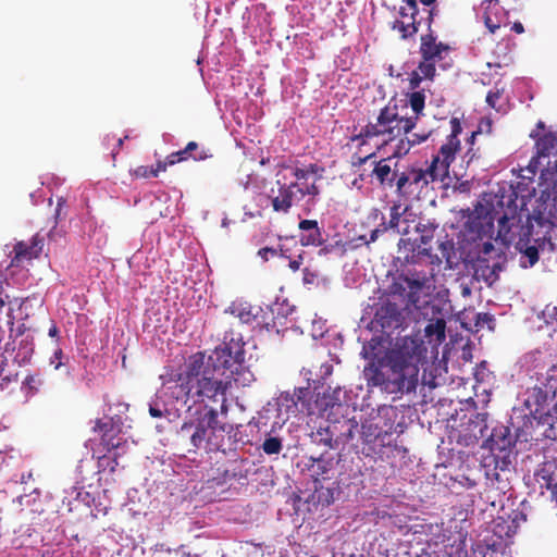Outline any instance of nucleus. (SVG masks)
Instances as JSON below:
<instances>
[{
    "label": "nucleus",
    "mask_w": 557,
    "mask_h": 557,
    "mask_svg": "<svg viewBox=\"0 0 557 557\" xmlns=\"http://www.w3.org/2000/svg\"><path fill=\"white\" fill-rule=\"evenodd\" d=\"M245 343L242 337L225 334L222 343L206 356L197 352L189 357L184 372L169 386L171 396L187 407L203 401H221L225 407L231 376L239 373L245 362Z\"/></svg>",
    "instance_id": "1"
},
{
    "label": "nucleus",
    "mask_w": 557,
    "mask_h": 557,
    "mask_svg": "<svg viewBox=\"0 0 557 557\" xmlns=\"http://www.w3.org/2000/svg\"><path fill=\"white\" fill-rule=\"evenodd\" d=\"M421 352L422 343L418 339L410 336L397 338L383 356L375 357L364 367L367 385L394 395L414 392L419 382Z\"/></svg>",
    "instance_id": "2"
},
{
    "label": "nucleus",
    "mask_w": 557,
    "mask_h": 557,
    "mask_svg": "<svg viewBox=\"0 0 557 557\" xmlns=\"http://www.w3.org/2000/svg\"><path fill=\"white\" fill-rule=\"evenodd\" d=\"M450 134L430 162H413L399 170L395 194L401 199L419 196L431 183L444 182L449 177L450 165L461 149L459 135L462 125L457 117L449 122Z\"/></svg>",
    "instance_id": "3"
},
{
    "label": "nucleus",
    "mask_w": 557,
    "mask_h": 557,
    "mask_svg": "<svg viewBox=\"0 0 557 557\" xmlns=\"http://www.w3.org/2000/svg\"><path fill=\"white\" fill-rule=\"evenodd\" d=\"M186 407L187 416L177 431L178 440L188 446V451H196L203 448L206 450H219L221 444L216 441L215 431L219 426L218 411L209 407L211 401L194 404Z\"/></svg>",
    "instance_id": "4"
},
{
    "label": "nucleus",
    "mask_w": 557,
    "mask_h": 557,
    "mask_svg": "<svg viewBox=\"0 0 557 557\" xmlns=\"http://www.w3.org/2000/svg\"><path fill=\"white\" fill-rule=\"evenodd\" d=\"M417 125V116H401L397 107L386 106L381 109L375 123H368L359 134L351 136V141L364 145L367 139L386 136L387 140H394L403 134H409Z\"/></svg>",
    "instance_id": "5"
},
{
    "label": "nucleus",
    "mask_w": 557,
    "mask_h": 557,
    "mask_svg": "<svg viewBox=\"0 0 557 557\" xmlns=\"http://www.w3.org/2000/svg\"><path fill=\"white\" fill-rule=\"evenodd\" d=\"M536 156L533 157L528 171L535 174L541 171V177L547 182L557 175V134L543 135L535 144Z\"/></svg>",
    "instance_id": "6"
},
{
    "label": "nucleus",
    "mask_w": 557,
    "mask_h": 557,
    "mask_svg": "<svg viewBox=\"0 0 557 557\" xmlns=\"http://www.w3.org/2000/svg\"><path fill=\"white\" fill-rule=\"evenodd\" d=\"M277 195L271 198V203L273 210L278 213H288L293 205L304 197L310 196L314 198L320 194V189L314 182L305 184L296 181L290 184H281L280 181H277Z\"/></svg>",
    "instance_id": "7"
},
{
    "label": "nucleus",
    "mask_w": 557,
    "mask_h": 557,
    "mask_svg": "<svg viewBox=\"0 0 557 557\" xmlns=\"http://www.w3.org/2000/svg\"><path fill=\"white\" fill-rule=\"evenodd\" d=\"M466 231L470 240L486 238L485 242L478 245L479 253L488 256L494 250V245L491 242L494 235V218L488 211L470 216L466 223Z\"/></svg>",
    "instance_id": "8"
},
{
    "label": "nucleus",
    "mask_w": 557,
    "mask_h": 557,
    "mask_svg": "<svg viewBox=\"0 0 557 557\" xmlns=\"http://www.w3.org/2000/svg\"><path fill=\"white\" fill-rule=\"evenodd\" d=\"M429 281L425 274H417L416 277L401 274L394 278L388 290L391 295L398 296L406 301L407 306L411 305L417 307L420 300V292L428 285Z\"/></svg>",
    "instance_id": "9"
},
{
    "label": "nucleus",
    "mask_w": 557,
    "mask_h": 557,
    "mask_svg": "<svg viewBox=\"0 0 557 557\" xmlns=\"http://www.w3.org/2000/svg\"><path fill=\"white\" fill-rule=\"evenodd\" d=\"M545 183L547 187L536 200L534 215L537 220L554 223L557 221V175Z\"/></svg>",
    "instance_id": "10"
},
{
    "label": "nucleus",
    "mask_w": 557,
    "mask_h": 557,
    "mask_svg": "<svg viewBox=\"0 0 557 557\" xmlns=\"http://www.w3.org/2000/svg\"><path fill=\"white\" fill-rule=\"evenodd\" d=\"M400 20H396L393 29L400 33L403 39H407L416 35L419 30L421 21L417 18L419 8L417 0H404V4L399 9Z\"/></svg>",
    "instance_id": "11"
},
{
    "label": "nucleus",
    "mask_w": 557,
    "mask_h": 557,
    "mask_svg": "<svg viewBox=\"0 0 557 557\" xmlns=\"http://www.w3.org/2000/svg\"><path fill=\"white\" fill-rule=\"evenodd\" d=\"M487 412H478L471 418L465 429V432L459 436L458 443L465 444L466 446L478 444V442L487 437L486 441L494 443V434L487 435ZM493 448V444H491Z\"/></svg>",
    "instance_id": "12"
},
{
    "label": "nucleus",
    "mask_w": 557,
    "mask_h": 557,
    "mask_svg": "<svg viewBox=\"0 0 557 557\" xmlns=\"http://www.w3.org/2000/svg\"><path fill=\"white\" fill-rule=\"evenodd\" d=\"M425 12L428 14L426 22H428V28L430 32L425 35H422L420 38V40H421L420 54L423 60L437 62L443 59V53L447 52L449 50V47L441 41L437 42L436 37L434 36L433 32L431 30V25H432L433 16H434V10L430 9V10H425Z\"/></svg>",
    "instance_id": "13"
},
{
    "label": "nucleus",
    "mask_w": 557,
    "mask_h": 557,
    "mask_svg": "<svg viewBox=\"0 0 557 557\" xmlns=\"http://www.w3.org/2000/svg\"><path fill=\"white\" fill-rule=\"evenodd\" d=\"M399 170L398 162L393 157L382 158L373 160L371 176L381 187L392 189L396 187Z\"/></svg>",
    "instance_id": "14"
},
{
    "label": "nucleus",
    "mask_w": 557,
    "mask_h": 557,
    "mask_svg": "<svg viewBox=\"0 0 557 557\" xmlns=\"http://www.w3.org/2000/svg\"><path fill=\"white\" fill-rule=\"evenodd\" d=\"M307 463L308 470L311 472L315 481L318 480H331L334 478L335 468L338 463V459L335 458L327 450L319 455H311L308 458Z\"/></svg>",
    "instance_id": "15"
},
{
    "label": "nucleus",
    "mask_w": 557,
    "mask_h": 557,
    "mask_svg": "<svg viewBox=\"0 0 557 557\" xmlns=\"http://www.w3.org/2000/svg\"><path fill=\"white\" fill-rule=\"evenodd\" d=\"M483 21L490 33L495 34L502 26H507L508 10H506L499 0H484L482 2Z\"/></svg>",
    "instance_id": "16"
},
{
    "label": "nucleus",
    "mask_w": 557,
    "mask_h": 557,
    "mask_svg": "<svg viewBox=\"0 0 557 557\" xmlns=\"http://www.w3.org/2000/svg\"><path fill=\"white\" fill-rule=\"evenodd\" d=\"M374 319L385 332H389L399 329L405 317L396 304L387 301L377 308Z\"/></svg>",
    "instance_id": "17"
},
{
    "label": "nucleus",
    "mask_w": 557,
    "mask_h": 557,
    "mask_svg": "<svg viewBox=\"0 0 557 557\" xmlns=\"http://www.w3.org/2000/svg\"><path fill=\"white\" fill-rule=\"evenodd\" d=\"M44 248V237L36 234L29 243L17 242L13 247L14 256L11 259V265L20 267L24 261H30L40 256Z\"/></svg>",
    "instance_id": "18"
},
{
    "label": "nucleus",
    "mask_w": 557,
    "mask_h": 557,
    "mask_svg": "<svg viewBox=\"0 0 557 557\" xmlns=\"http://www.w3.org/2000/svg\"><path fill=\"white\" fill-rule=\"evenodd\" d=\"M509 213L505 212L498 218V230L496 238H499L504 244L509 245L516 239L513 228L520 227L521 215L517 214V207L509 209Z\"/></svg>",
    "instance_id": "19"
},
{
    "label": "nucleus",
    "mask_w": 557,
    "mask_h": 557,
    "mask_svg": "<svg viewBox=\"0 0 557 557\" xmlns=\"http://www.w3.org/2000/svg\"><path fill=\"white\" fill-rule=\"evenodd\" d=\"M94 432L100 433L101 444L108 449H116L120 447L121 442L120 438L116 440V436L121 432L120 428L116 426L113 422L112 418L103 421L101 419H97L95 421V425L92 428Z\"/></svg>",
    "instance_id": "20"
},
{
    "label": "nucleus",
    "mask_w": 557,
    "mask_h": 557,
    "mask_svg": "<svg viewBox=\"0 0 557 557\" xmlns=\"http://www.w3.org/2000/svg\"><path fill=\"white\" fill-rule=\"evenodd\" d=\"M299 242L302 246L319 247L325 243L323 233L317 220H301L298 224Z\"/></svg>",
    "instance_id": "21"
},
{
    "label": "nucleus",
    "mask_w": 557,
    "mask_h": 557,
    "mask_svg": "<svg viewBox=\"0 0 557 557\" xmlns=\"http://www.w3.org/2000/svg\"><path fill=\"white\" fill-rule=\"evenodd\" d=\"M225 312L237 318L242 323L250 324L262 312V308L260 306H253L247 301L236 300L227 307Z\"/></svg>",
    "instance_id": "22"
},
{
    "label": "nucleus",
    "mask_w": 557,
    "mask_h": 557,
    "mask_svg": "<svg viewBox=\"0 0 557 557\" xmlns=\"http://www.w3.org/2000/svg\"><path fill=\"white\" fill-rule=\"evenodd\" d=\"M338 425L336 423L329 424L326 428H319L317 431L311 433V442L317 446H323L326 449H333L337 447L336 432Z\"/></svg>",
    "instance_id": "23"
},
{
    "label": "nucleus",
    "mask_w": 557,
    "mask_h": 557,
    "mask_svg": "<svg viewBox=\"0 0 557 557\" xmlns=\"http://www.w3.org/2000/svg\"><path fill=\"white\" fill-rule=\"evenodd\" d=\"M400 210V203H394L389 208V221H385V226L387 231L394 230L397 234L408 235L410 233V226L407 219L401 220L403 212Z\"/></svg>",
    "instance_id": "24"
},
{
    "label": "nucleus",
    "mask_w": 557,
    "mask_h": 557,
    "mask_svg": "<svg viewBox=\"0 0 557 557\" xmlns=\"http://www.w3.org/2000/svg\"><path fill=\"white\" fill-rule=\"evenodd\" d=\"M419 251L418 256H426L431 259V264L440 265L442 263V260L445 259L448 263H450L451 255L454 253V243L453 240H445L440 243L438 248L441 250V257L438 256H432L430 253V249L426 247H420L418 246Z\"/></svg>",
    "instance_id": "25"
},
{
    "label": "nucleus",
    "mask_w": 557,
    "mask_h": 557,
    "mask_svg": "<svg viewBox=\"0 0 557 557\" xmlns=\"http://www.w3.org/2000/svg\"><path fill=\"white\" fill-rule=\"evenodd\" d=\"M336 424L338 425L335 435L337 446L349 443L355 437L356 432H358V422L355 419H344L336 422Z\"/></svg>",
    "instance_id": "26"
},
{
    "label": "nucleus",
    "mask_w": 557,
    "mask_h": 557,
    "mask_svg": "<svg viewBox=\"0 0 557 557\" xmlns=\"http://www.w3.org/2000/svg\"><path fill=\"white\" fill-rule=\"evenodd\" d=\"M312 397V393L309 387H299L295 388L292 396L288 394L282 395L281 400L292 401L293 407L297 409L298 404L301 405V410H307L309 413H311V408L309 405V400Z\"/></svg>",
    "instance_id": "27"
},
{
    "label": "nucleus",
    "mask_w": 557,
    "mask_h": 557,
    "mask_svg": "<svg viewBox=\"0 0 557 557\" xmlns=\"http://www.w3.org/2000/svg\"><path fill=\"white\" fill-rule=\"evenodd\" d=\"M34 352V338L28 334L18 342V351L14 357V362L18 366L26 364L30 361Z\"/></svg>",
    "instance_id": "28"
},
{
    "label": "nucleus",
    "mask_w": 557,
    "mask_h": 557,
    "mask_svg": "<svg viewBox=\"0 0 557 557\" xmlns=\"http://www.w3.org/2000/svg\"><path fill=\"white\" fill-rule=\"evenodd\" d=\"M445 329H446L445 320L436 319L435 321L430 322L425 326L424 333H425V336L430 341H432L434 338L436 342L442 343L446 337Z\"/></svg>",
    "instance_id": "29"
},
{
    "label": "nucleus",
    "mask_w": 557,
    "mask_h": 557,
    "mask_svg": "<svg viewBox=\"0 0 557 557\" xmlns=\"http://www.w3.org/2000/svg\"><path fill=\"white\" fill-rule=\"evenodd\" d=\"M436 227L437 226L434 223H431L430 221H419L414 224V231L420 235V247L422 245L426 246L433 239Z\"/></svg>",
    "instance_id": "30"
},
{
    "label": "nucleus",
    "mask_w": 557,
    "mask_h": 557,
    "mask_svg": "<svg viewBox=\"0 0 557 557\" xmlns=\"http://www.w3.org/2000/svg\"><path fill=\"white\" fill-rule=\"evenodd\" d=\"M382 436L381 431L376 425L373 424H362L361 426V438L362 443L366 445H370L374 443Z\"/></svg>",
    "instance_id": "31"
},
{
    "label": "nucleus",
    "mask_w": 557,
    "mask_h": 557,
    "mask_svg": "<svg viewBox=\"0 0 557 557\" xmlns=\"http://www.w3.org/2000/svg\"><path fill=\"white\" fill-rule=\"evenodd\" d=\"M424 102L425 96L422 91H413L409 95V104L413 112L412 116H417V120L424 109Z\"/></svg>",
    "instance_id": "32"
},
{
    "label": "nucleus",
    "mask_w": 557,
    "mask_h": 557,
    "mask_svg": "<svg viewBox=\"0 0 557 557\" xmlns=\"http://www.w3.org/2000/svg\"><path fill=\"white\" fill-rule=\"evenodd\" d=\"M11 325H13V322H11ZM26 332V326L24 323L20 324L16 330L11 326L10 334H9V342L5 344L4 351H13L16 348L15 342L18 337H24Z\"/></svg>",
    "instance_id": "33"
},
{
    "label": "nucleus",
    "mask_w": 557,
    "mask_h": 557,
    "mask_svg": "<svg viewBox=\"0 0 557 557\" xmlns=\"http://www.w3.org/2000/svg\"><path fill=\"white\" fill-rule=\"evenodd\" d=\"M472 557H502L495 544H478L473 549Z\"/></svg>",
    "instance_id": "34"
},
{
    "label": "nucleus",
    "mask_w": 557,
    "mask_h": 557,
    "mask_svg": "<svg viewBox=\"0 0 557 557\" xmlns=\"http://www.w3.org/2000/svg\"><path fill=\"white\" fill-rule=\"evenodd\" d=\"M198 150V144L196 141H189L184 151L189 158H193L195 161H203L211 157V154L207 150Z\"/></svg>",
    "instance_id": "35"
},
{
    "label": "nucleus",
    "mask_w": 557,
    "mask_h": 557,
    "mask_svg": "<svg viewBox=\"0 0 557 557\" xmlns=\"http://www.w3.org/2000/svg\"><path fill=\"white\" fill-rule=\"evenodd\" d=\"M282 448V441L278 437H268L262 444V449L267 455H277Z\"/></svg>",
    "instance_id": "36"
},
{
    "label": "nucleus",
    "mask_w": 557,
    "mask_h": 557,
    "mask_svg": "<svg viewBox=\"0 0 557 557\" xmlns=\"http://www.w3.org/2000/svg\"><path fill=\"white\" fill-rule=\"evenodd\" d=\"M318 172V165L317 164H309V166L305 169L295 168L293 170V175L295 176L296 181L298 183H305L308 184V176L309 174H313Z\"/></svg>",
    "instance_id": "37"
},
{
    "label": "nucleus",
    "mask_w": 557,
    "mask_h": 557,
    "mask_svg": "<svg viewBox=\"0 0 557 557\" xmlns=\"http://www.w3.org/2000/svg\"><path fill=\"white\" fill-rule=\"evenodd\" d=\"M435 63L436 62L434 61H426L422 59L418 65V72L423 76V78L433 79L436 72Z\"/></svg>",
    "instance_id": "38"
},
{
    "label": "nucleus",
    "mask_w": 557,
    "mask_h": 557,
    "mask_svg": "<svg viewBox=\"0 0 557 557\" xmlns=\"http://www.w3.org/2000/svg\"><path fill=\"white\" fill-rule=\"evenodd\" d=\"M412 145L409 141V139L400 136L391 157H393V159L405 157L410 151Z\"/></svg>",
    "instance_id": "39"
},
{
    "label": "nucleus",
    "mask_w": 557,
    "mask_h": 557,
    "mask_svg": "<svg viewBox=\"0 0 557 557\" xmlns=\"http://www.w3.org/2000/svg\"><path fill=\"white\" fill-rule=\"evenodd\" d=\"M487 326L490 330L494 329V317L487 312L478 313L475 317V326L484 327Z\"/></svg>",
    "instance_id": "40"
},
{
    "label": "nucleus",
    "mask_w": 557,
    "mask_h": 557,
    "mask_svg": "<svg viewBox=\"0 0 557 557\" xmlns=\"http://www.w3.org/2000/svg\"><path fill=\"white\" fill-rule=\"evenodd\" d=\"M386 232H387V227L385 226V222H381L371 232L369 239H367V237L364 235L360 236L359 239L362 240L366 245H370L371 243H374L379 238V235L384 234Z\"/></svg>",
    "instance_id": "41"
},
{
    "label": "nucleus",
    "mask_w": 557,
    "mask_h": 557,
    "mask_svg": "<svg viewBox=\"0 0 557 557\" xmlns=\"http://www.w3.org/2000/svg\"><path fill=\"white\" fill-rule=\"evenodd\" d=\"M131 175L135 178H149L156 177V172L152 171L151 166L139 165L134 170H131Z\"/></svg>",
    "instance_id": "42"
},
{
    "label": "nucleus",
    "mask_w": 557,
    "mask_h": 557,
    "mask_svg": "<svg viewBox=\"0 0 557 557\" xmlns=\"http://www.w3.org/2000/svg\"><path fill=\"white\" fill-rule=\"evenodd\" d=\"M17 382H18L17 373L7 375V376L2 377V380L0 382V389L11 393L14 389L13 385H16Z\"/></svg>",
    "instance_id": "43"
},
{
    "label": "nucleus",
    "mask_w": 557,
    "mask_h": 557,
    "mask_svg": "<svg viewBox=\"0 0 557 557\" xmlns=\"http://www.w3.org/2000/svg\"><path fill=\"white\" fill-rule=\"evenodd\" d=\"M502 95H503V90H500L498 88H494V89L490 90L486 95L487 104L491 108L498 110L497 102H498L499 98L502 97Z\"/></svg>",
    "instance_id": "44"
},
{
    "label": "nucleus",
    "mask_w": 557,
    "mask_h": 557,
    "mask_svg": "<svg viewBox=\"0 0 557 557\" xmlns=\"http://www.w3.org/2000/svg\"><path fill=\"white\" fill-rule=\"evenodd\" d=\"M65 207H66V200L63 197H59L57 200V207H55V211H54L55 224L60 220H63L65 218V215H66Z\"/></svg>",
    "instance_id": "45"
},
{
    "label": "nucleus",
    "mask_w": 557,
    "mask_h": 557,
    "mask_svg": "<svg viewBox=\"0 0 557 557\" xmlns=\"http://www.w3.org/2000/svg\"><path fill=\"white\" fill-rule=\"evenodd\" d=\"M523 255L528 258L530 267H533L539 261V250L535 246H528L523 250Z\"/></svg>",
    "instance_id": "46"
},
{
    "label": "nucleus",
    "mask_w": 557,
    "mask_h": 557,
    "mask_svg": "<svg viewBox=\"0 0 557 557\" xmlns=\"http://www.w3.org/2000/svg\"><path fill=\"white\" fill-rule=\"evenodd\" d=\"M189 157L186 154L184 149L172 152L168 156V163L174 165L178 162L186 161Z\"/></svg>",
    "instance_id": "47"
},
{
    "label": "nucleus",
    "mask_w": 557,
    "mask_h": 557,
    "mask_svg": "<svg viewBox=\"0 0 557 557\" xmlns=\"http://www.w3.org/2000/svg\"><path fill=\"white\" fill-rule=\"evenodd\" d=\"M409 141L411 143L412 147L422 144L429 137L428 134H418V133H409V134H403Z\"/></svg>",
    "instance_id": "48"
},
{
    "label": "nucleus",
    "mask_w": 557,
    "mask_h": 557,
    "mask_svg": "<svg viewBox=\"0 0 557 557\" xmlns=\"http://www.w3.org/2000/svg\"><path fill=\"white\" fill-rule=\"evenodd\" d=\"M258 256L263 260L268 261L270 257L277 256V249L272 247H263L258 250Z\"/></svg>",
    "instance_id": "49"
},
{
    "label": "nucleus",
    "mask_w": 557,
    "mask_h": 557,
    "mask_svg": "<svg viewBox=\"0 0 557 557\" xmlns=\"http://www.w3.org/2000/svg\"><path fill=\"white\" fill-rule=\"evenodd\" d=\"M423 79V76H421V74L418 71H412L409 76L410 88L412 90L417 89Z\"/></svg>",
    "instance_id": "50"
},
{
    "label": "nucleus",
    "mask_w": 557,
    "mask_h": 557,
    "mask_svg": "<svg viewBox=\"0 0 557 557\" xmlns=\"http://www.w3.org/2000/svg\"><path fill=\"white\" fill-rule=\"evenodd\" d=\"M368 219L373 222H385V215L379 208H372L371 211L369 212Z\"/></svg>",
    "instance_id": "51"
},
{
    "label": "nucleus",
    "mask_w": 557,
    "mask_h": 557,
    "mask_svg": "<svg viewBox=\"0 0 557 557\" xmlns=\"http://www.w3.org/2000/svg\"><path fill=\"white\" fill-rule=\"evenodd\" d=\"M549 468H550V466L546 463V465H544V467L539 472V475H541L544 480H546V485L548 487L550 485H553V481H554L552 475L548 474Z\"/></svg>",
    "instance_id": "52"
},
{
    "label": "nucleus",
    "mask_w": 557,
    "mask_h": 557,
    "mask_svg": "<svg viewBox=\"0 0 557 557\" xmlns=\"http://www.w3.org/2000/svg\"><path fill=\"white\" fill-rule=\"evenodd\" d=\"M149 413L153 418H161L163 417V410L157 403L149 404Z\"/></svg>",
    "instance_id": "53"
},
{
    "label": "nucleus",
    "mask_w": 557,
    "mask_h": 557,
    "mask_svg": "<svg viewBox=\"0 0 557 557\" xmlns=\"http://www.w3.org/2000/svg\"><path fill=\"white\" fill-rule=\"evenodd\" d=\"M375 153L372 152L366 157H357L356 160L352 161V165L355 166H361L362 164H364L367 161L369 160H372V159H375Z\"/></svg>",
    "instance_id": "54"
},
{
    "label": "nucleus",
    "mask_w": 557,
    "mask_h": 557,
    "mask_svg": "<svg viewBox=\"0 0 557 557\" xmlns=\"http://www.w3.org/2000/svg\"><path fill=\"white\" fill-rule=\"evenodd\" d=\"M168 165H170V164L168 163V158H166L165 161L159 160L156 163V166H151L152 171L156 172V177L159 175L160 172H164L166 170Z\"/></svg>",
    "instance_id": "55"
},
{
    "label": "nucleus",
    "mask_w": 557,
    "mask_h": 557,
    "mask_svg": "<svg viewBox=\"0 0 557 557\" xmlns=\"http://www.w3.org/2000/svg\"><path fill=\"white\" fill-rule=\"evenodd\" d=\"M62 355H63V352L61 349H57L53 354L51 363L54 364L55 369H59L62 366V362H61Z\"/></svg>",
    "instance_id": "56"
},
{
    "label": "nucleus",
    "mask_w": 557,
    "mask_h": 557,
    "mask_svg": "<svg viewBox=\"0 0 557 557\" xmlns=\"http://www.w3.org/2000/svg\"><path fill=\"white\" fill-rule=\"evenodd\" d=\"M543 314L548 317H555V319L557 320V307L546 306L545 310L543 311Z\"/></svg>",
    "instance_id": "57"
},
{
    "label": "nucleus",
    "mask_w": 557,
    "mask_h": 557,
    "mask_svg": "<svg viewBox=\"0 0 557 557\" xmlns=\"http://www.w3.org/2000/svg\"><path fill=\"white\" fill-rule=\"evenodd\" d=\"M321 371L323 372L322 377L324 379L325 376H329V375L332 374L333 367H332V364H327V363L322 364L321 366Z\"/></svg>",
    "instance_id": "58"
},
{
    "label": "nucleus",
    "mask_w": 557,
    "mask_h": 557,
    "mask_svg": "<svg viewBox=\"0 0 557 557\" xmlns=\"http://www.w3.org/2000/svg\"><path fill=\"white\" fill-rule=\"evenodd\" d=\"M8 366V358L4 354L0 355V376L2 375L3 371L5 370Z\"/></svg>",
    "instance_id": "59"
},
{
    "label": "nucleus",
    "mask_w": 557,
    "mask_h": 557,
    "mask_svg": "<svg viewBox=\"0 0 557 557\" xmlns=\"http://www.w3.org/2000/svg\"><path fill=\"white\" fill-rule=\"evenodd\" d=\"M511 30H513L517 34H522L524 32V27L520 22H515Z\"/></svg>",
    "instance_id": "60"
},
{
    "label": "nucleus",
    "mask_w": 557,
    "mask_h": 557,
    "mask_svg": "<svg viewBox=\"0 0 557 557\" xmlns=\"http://www.w3.org/2000/svg\"><path fill=\"white\" fill-rule=\"evenodd\" d=\"M300 260H292L289 262V268L293 270V271H297L300 267Z\"/></svg>",
    "instance_id": "61"
},
{
    "label": "nucleus",
    "mask_w": 557,
    "mask_h": 557,
    "mask_svg": "<svg viewBox=\"0 0 557 557\" xmlns=\"http://www.w3.org/2000/svg\"><path fill=\"white\" fill-rule=\"evenodd\" d=\"M550 389H553V393H555V389L557 388V380H554L553 377L548 381Z\"/></svg>",
    "instance_id": "62"
},
{
    "label": "nucleus",
    "mask_w": 557,
    "mask_h": 557,
    "mask_svg": "<svg viewBox=\"0 0 557 557\" xmlns=\"http://www.w3.org/2000/svg\"><path fill=\"white\" fill-rule=\"evenodd\" d=\"M58 327L55 325H52L50 329H49V336L53 337V336H57L58 335Z\"/></svg>",
    "instance_id": "63"
},
{
    "label": "nucleus",
    "mask_w": 557,
    "mask_h": 557,
    "mask_svg": "<svg viewBox=\"0 0 557 557\" xmlns=\"http://www.w3.org/2000/svg\"><path fill=\"white\" fill-rule=\"evenodd\" d=\"M277 249V256L286 257V250L284 249L283 245H280Z\"/></svg>",
    "instance_id": "64"
}]
</instances>
